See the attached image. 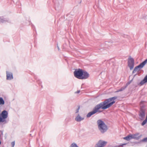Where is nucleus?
Returning <instances> with one entry per match:
<instances>
[{"label":"nucleus","mask_w":147,"mask_h":147,"mask_svg":"<svg viewBox=\"0 0 147 147\" xmlns=\"http://www.w3.org/2000/svg\"><path fill=\"white\" fill-rule=\"evenodd\" d=\"M57 48H58V50H59V47L58 46H57Z\"/></svg>","instance_id":"obj_29"},{"label":"nucleus","mask_w":147,"mask_h":147,"mask_svg":"<svg viewBox=\"0 0 147 147\" xmlns=\"http://www.w3.org/2000/svg\"><path fill=\"white\" fill-rule=\"evenodd\" d=\"M126 143H125V144H122V145H121V146H123V145H126Z\"/></svg>","instance_id":"obj_27"},{"label":"nucleus","mask_w":147,"mask_h":147,"mask_svg":"<svg viewBox=\"0 0 147 147\" xmlns=\"http://www.w3.org/2000/svg\"><path fill=\"white\" fill-rule=\"evenodd\" d=\"M32 29H33V30H34L35 29V28L34 27V26L33 25L32 26Z\"/></svg>","instance_id":"obj_25"},{"label":"nucleus","mask_w":147,"mask_h":147,"mask_svg":"<svg viewBox=\"0 0 147 147\" xmlns=\"http://www.w3.org/2000/svg\"><path fill=\"white\" fill-rule=\"evenodd\" d=\"M95 147H96L95 146Z\"/></svg>","instance_id":"obj_32"},{"label":"nucleus","mask_w":147,"mask_h":147,"mask_svg":"<svg viewBox=\"0 0 147 147\" xmlns=\"http://www.w3.org/2000/svg\"><path fill=\"white\" fill-rule=\"evenodd\" d=\"M147 83V75L145 77L144 79L140 83L139 85L142 86L145 83Z\"/></svg>","instance_id":"obj_11"},{"label":"nucleus","mask_w":147,"mask_h":147,"mask_svg":"<svg viewBox=\"0 0 147 147\" xmlns=\"http://www.w3.org/2000/svg\"><path fill=\"white\" fill-rule=\"evenodd\" d=\"M83 74L82 76L81 79H84L88 78L89 76V74L86 71H83Z\"/></svg>","instance_id":"obj_9"},{"label":"nucleus","mask_w":147,"mask_h":147,"mask_svg":"<svg viewBox=\"0 0 147 147\" xmlns=\"http://www.w3.org/2000/svg\"><path fill=\"white\" fill-rule=\"evenodd\" d=\"M147 122V119L146 118L144 120L142 123V126L144 125L145 124H146Z\"/></svg>","instance_id":"obj_18"},{"label":"nucleus","mask_w":147,"mask_h":147,"mask_svg":"<svg viewBox=\"0 0 147 147\" xmlns=\"http://www.w3.org/2000/svg\"><path fill=\"white\" fill-rule=\"evenodd\" d=\"M131 83V82H128L126 84V85L125 86H126V87H127V86L130 84V83Z\"/></svg>","instance_id":"obj_24"},{"label":"nucleus","mask_w":147,"mask_h":147,"mask_svg":"<svg viewBox=\"0 0 147 147\" xmlns=\"http://www.w3.org/2000/svg\"><path fill=\"white\" fill-rule=\"evenodd\" d=\"M1 141H0V144H1Z\"/></svg>","instance_id":"obj_30"},{"label":"nucleus","mask_w":147,"mask_h":147,"mask_svg":"<svg viewBox=\"0 0 147 147\" xmlns=\"http://www.w3.org/2000/svg\"><path fill=\"white\" fill-rule=\"evenodd\" d=\"M4 101L2 97H0V105H4Z\"/></svg>","instance_id":"obj_15"},{"label":"nucleus","mask_w":147,"mask_h":147,"mask_svg":"<svg viewBox=\"0 0 147 147\" xmlns=\"http://www.w3.org/2000/svg\"><path fill=\"white\" fill-rule=\"evenodd\" d=\"M8 113L6 110H3L0 114V119H1L3 122L5 121V119L8 117Z\"/></svg>","instance_id":"obj_7"},{"label":"nucleus","mask_w":147,"mask_h":147,"mask_svg":"<svg viewBox=\"0 0 147 147\" xmlns=\"http://www.w3.org/2000/svg\"><path fill=\"white\" fill-rule=\"evenodd\" d=\"M80 109V106H78V108L77 109L76 111V113H78L79 112V111Z\"/></svg>","instance_id":"obj_21"},{"label":"nucleus","mask_w":147,"mask_h":147,"mask_svg":"<svg viewBox=\"0 0 147 147\" xmlns=\"http://www.w3.org/2000/svg\"><path fill=\"white\" fill-rule=\"evenodd\" d=\"M123 138L124 140L127 141H129L131 139L129 135L126 137Z\"/></svg>","instance_id":"obj_16"},{"label":"nucleus","mask_w":147,"mask_h":147,"mask_svg":"<svg viewBox=\"0 0 147 147\" xmlns=\"http://www.w3.org/2000/svg\"><path fill=\"white\" fill-rule=\"evenodd\" d=\"M142 141L144 142H147V137L144 138Z\"/></svg>","instance_id":"obj_22"},{"label":"nucleus","mask_w":147,"mask_h":147,"mask_svg":"<svg viewBox=\"0 0 147 147\" xmlns=\"http://www.w3.org/2000/svg\"><path fill=\"white\" fill-rule=\"evenodd\" d=\"M83 70L80 69H77L74 72V76L77 78L81 79L82 76L83 74Z\"/></svg>","instance_id":"obj_5"},{"label":"nucleus","mask_w":147,"mask_h":147,"mask_svg":"<svg viewBox=\"0 0 147 147\" xmlns=\"http://www.w3.org/2000/svg\"><path fill=\"white\" fill-rule=\"evenodd\" d=\"M80 90L77 91V92H75L76 93H79L80 92Z\"/></svg>","instance_id":"obj_26"},{"label":"nucleus","mask_w":147,"mask_h":147,"mask_svg":"<svg viewBox=\"0 0 147 147\" xmlns=\"http://www.w3.org/2000/svg\"><path fill=\"white\" fill-rule=\"evenodd\" d=\"M84 119V117H82L80 116L79 114H78L76 117L75 120L78 122H80L83 120Z\"/></svg>","instance_id":"obj_12"},{"label":"nucleus","mask_w":147,"mask_h":147,"mask_svg":"<svg viewBox=\"0 0 147 147\" xmlns=\"http://www.w3.org/2000/svg\"><path fill=\"white\" fill-rule=\"evenodd\" d=\"M134 59L131 57H130L128 59V66L129 67L131 70L134 68Z\"/></svg>","instance_id":"obj_6"},{"label":"nucleus","mask_w":147,"mask_h":147,"mask_svg":"<svg viewBox=\"0 0 147 147\" xmlns=\"http://www.w3.org/2000/svg\"><path fill=\"white\" fill-rule=\"evenodd\" d=\"M3 122L2 121V120H1V119H0V122Z\"/></svg>","instance_id":"obj_28"},{"label":"nucleus","mask_w":147,"mask_h":147,"mask_svg":"<svg viewBox=\"0 0 147 147\" xmlns=\"http://www.w3.org/2000/svg\"><path fill=\"white\" fill-rule=\"evenodd\" d=\"M6 22L5 20H4V19L3 18H0V23H4Z\"/></svg>","instance_id":"obj_19"},{"label":"nucleus","mask_w":147,"mask_h":147,"mask_svg":"<svg viewBox=\"0 0 147 147\" xmlns=\"http://www.w3.org/2000/svg\"><path fill=\"white\" fill-rule=\"evenodd\" d=\"M70 147H78V146L76 143H73L71 144Z\"/></svg>","instance_id":"obj_17"},{"label":"nucleus","mask_w":147,"mask_h":147,"mask_svg":"<svg viewBox=\"0 0 147 147\" xmlns=\"http://www.w3.org/2000/svg\"><path fill=\"white\" fill-rule=\"evenodd\" d=\"M35 32H36V30H35Z\"/></svg>","instance_id":"obj_31"},{"label":"nucleus","mask_w":147,"mask_h":147,"mask_svg":"<svg viewBox=\"0 0 147 147\" xmlns=\"http://www.w3.org/2000/svg\"><path fill=\"white\" fill-rule=\"evenodd\" d=\"M7 79L10 80L13 78L12 74L11 73H9L8 71H6Z\"/></svg>","instance_id":"obj_10"},{"label":"nucleus","mask_w":147,"mask_h":147,"mask_svg":"<svg viewBox=\"0 0 147 147\" xmlns=\"http://www.w3.org/2000/svg\"><path fill=\"white\" fill-rule=\"evenodd\" d=\"M15 141L12 142L11 143V145L12 146V147H14L15 145Z\"/></svg>","instance_id":"obj_23"},{"label":"nucleus","mask_w":147,"mask_h":147,"mask_svg":"<svg viewBox=\"0 0 147 147\" xmlns=\"http://www.w3.org/2000/svg\"><path fill=\"white\" fill-rule=\"evenodd\" d=\"M107 142L102 140H99L96 145V147H103L107 144Z\"/></svg>","instance_id":"obj_8"},{"label":"nucleus","mask_w":147,"mask_h":147,"mask_svg":"<svg viewBox=\"0 0 147 147\" xmlns=\"http://www.w3.org/2000/svg\"><path fill=\"white\" fill-rule=\"evenodd\" d=\"M131 139H134V134H129V135Z\"/></svg>","instance_id":"obj_20"},{"label":"nucleus","mask_w":147,"mask_h":147,"mask_svg":"<svg viewBox=\"0 0 147 147\" xmlns=\"http://www.w3.org/2000/svg\"><path fill=\"white\" fill-rule=\"evenodd\" d=\"M126 88V86H124L123 87H122L121 89L116 91V92H119L122 91L124 90Z\"/></svg>","instance_id":"obj_14"},{"label":"nucleus","mask_w":147,"mask_h":147,"mask_svg":"<svg viewBox=\"0 0 147 147\" xmlns=\"http://www.w3.org/2000/svg\"><path fill=\"white\" fill-rule=\"evenodd\" d=\"M117 98V96L110 98L97 105L95 107L92 111L87 114L86 115L87 117H90L92 115L98 112V110L100 109L105 110L109 108L115 103V102L114 100Z\"/></svg>","instance_id":"obj_1"},{"label":"nucleus","mask_w":147,"mask_h":147,"mask_svg":"<svg viewBox=\"0 0 147 147\" xmlns=\"http://www.w3.org/2000/svg\"><path fill=\"white\" fill-rule=\"evenodd\" d=\"M144 102L141 101L140 102V105L141 107L140 111L139 112V115L140 117V119L141 120H143L145 115V109L144 107V106L143 105V103Z\"/></svg>","instance_id":"obj_3"},{"label":"nucleus","mask_w":147,"mask_h":147,"mask_svg":"<svg viewBox=\"0 0 147 147\" xmlns=\"http://www.w3.org/2000/svg\"><path fill=\"white\" fill-rule=\"evenodd\" d=\"M147 63V59L145 60L143 62L141 63L135 67L133 71V73H135L137 71H139Z\"/></svg>","instance_id":"obj_4"},{"label":"nucleus","mask_w":147,"mask_h":147,"mask_svg":"<svg viewBox=\"0 0 147 147\" xmlns=\"http://www.w3.org/2000/svg\"><path fill=\"white\" fill-rule=\"evenodd\" d=\"M142 136V135H139V133H136L135 134H134V139H136V140L139 139Z\"/></svg>","instance_id":"obj_13"},{"label":"nucleus","mask_w":147,"mask_h":147,"mask_svg":"<svg viewBox=\"0 0 147 147\" xmlns=\"http://www.w3.org/2000/svg\"><path fill=\"white\" fill-rule=\"evenodd\" d=\"M98 128L100 132L102 134L108 130L107 126L104 122L101 119L98 120L97 121Z\"/></svg>","instance_id":"obj_2"}]
</instances>
